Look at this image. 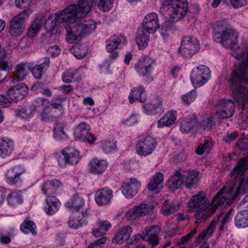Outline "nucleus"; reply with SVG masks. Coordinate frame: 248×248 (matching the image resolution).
<instances>
[{
  "label": "nucleus",
  "mask_w": 248,
  "mask_h": 248,
  "mask_svg": "<svg viewBox=\"0 0 248 248\" xmlns=\"http://www.w3.org/2000/svg\"><path fill=\"white\" fill-rule=\"evenodd\" d=\"M213 39L224 47L231 49L232 55L242 61L234 67L229 80L232 90V97L239 107L243 108L248 103V89L240 86L248 83V46L236 47L238 34L226 21L219 20L213 26Z\"/></svg>",
  "instance_id": "obj_1"
},
{
  "label": "nucleus",
  "mask_w": 248,
  "mask_h": 248,
  "mask_svg": "<svg viewBox=\"0 0 248 248\" xmlns=\"http://www.w3.org/2000/svg\"><path fill=\"white\" fill-rule=\"evenodd\" d=\"M73 1L77 2V4H74L76 7V14L84 15L81 17L76 16L73 22L66 27L65 41L69 44H75L80 41L83 37L92 33L95 31L97 25V23L93 20L77 23V20L83 18L90 11L92 8L91 0Z\"/></svg>",
  "instance_id": "obj_2"
},
{
  "label": "nucleus",
  "mask_w": 248,
  "mask_h": 248,
  "mask_svg": "<svg viewBox=\"0 0 248 248\" xmlns=\"http://www.w3.org/2000/svg\"><path fill=\"white\" fill-rule=\"evenodd\" d=\"M227 201L223 188L214 197L211 205L207 202L205 193L200 191L191 197L187 206L191 212H197L195 214V223L198 224L211 217L218 205L224 203L230 204V203L227 202Z\"/></svg>",
  "instance_id": "obj_3"
},
{
  "label": "nucleus",
  "mask_w": 248,
  "mask_h": 248,
  "mask_svg": "<svg viewBox=\"0 0 248 248\" xmlns=\"http://www.w3.org/2000/svg\"><path fill=\"white\" fill-rule=\"evenodd\" d=\"M76 7L74 4H71L63 10H59L56 13L50 15L45 21V28L46 31L52 35L60 34L59 24H64V28L69 24H72L75 20L76 16H82L84 14L75 13Z\"/></svg>",
  "instance_id": "obj_4"
},
{
  "label": "nucleus",
  "mask_w": 248,
  "mask_h": 248,
  "mask_svg": "<svg viewBox=\"0 0 248 248\" xmlns=\"http://www.w3.org/2000/svg\"><path fill=\"white\" fill-rule=\"evenodd\" d=\"M188 10L187 0H164L161 4L159 12L169 16L172 21L183 18Z\"/></svg>",
  "instance_id": "obj_5"
},
{
  "label": "nucleus",
  "mask_w": 248,
  "mask_h": 248,
  "mask_svg": "<svg viewBox=\"0 0 248 248\" xmlns=\"http://www.w3.org/2000/svg\"><path fill=\"white\" fill-rule=\"evenodd\" d=\"M215 109L216 113L214 116H206L203 119L202 126L204 128H210L218 119H223L231 117L234 113V103L230 99H221L217 102Z\"/></svg>",
  "instance_id": "obj_6"
},
{
  "label": "nucleus",
  "mask_w": 248,
  "mask_h": 248,
  "mask_svg": "<svg viewBox=\"0 0 248 248\" xmlns=\"http://www.w3.org/2000/svg\"><path fill=\"white\" fill-rule=\"evenodd\" d=\"M60 102H55L53 100L52 103L46 99L38 98L34 101V107H35L36 110L40 108L42 109L40 113L41 119L44 122H50L53 121L57 117L55 113L58 112L61 114L62 113V102L64 101L65 98H57Z\"/></svg>",
  "instance_id": "obj_7"
},
{
  "label": "nucleus",
  "mask_w": 248,
  "mask_h": 248,
  "mask_svg": "<svg viewBox=\"0 0 248 248\" xmlns=\"http://www.w3.org/2000/svg\"><path fill=\"white\" fill-rule=\"evenodd\" d=\"M156 145V141L153 137L149 135L141 136L137 141L136 152L141 157H146L153 153Z\"/></svg>",
  "instance_id": "obj_8"
},
{
  "label": "nucleus",
  "mask_w": 248,
  "mask_h": 248,
  "mask_svg": "<svg viewBox=\"0 0 248 248\" xmlns=\"http://www.w3.org/2000/svg\"><path fill=\"white\" fill-rule=\"evenodd\" d=\"M81 152L73 147H66L61 151V155L57 157L59 165L64 168L67 164L75 165L81 159Z\"/></svg>",
  "instance_id": "obj_9"
},
{
  "label": "nucleus",
  "mask_w": 248,
  "mask_h": 248,
  "mask_svg": "<svg viewBox=\"0 0 248 248\" xmlns=\"http://www.w3.org/2000/svg\"><path fill=\"white\" fill-rule=\"evenodd\" d=\"M211 77L210 69L205 65L195 67L190 73V80L195 87H201L209 81Z\"/></svg>",
  "instance_id": "obj_10"
},
{
  "label": "nucleus",
  "mask_w": 248,
  "mask_h": 248,
  "mask_svg": "<svg viewBox=\"0 0 248 248\" xmlns=\"http://www.w3.org/2000/svg\"><path fill=\"white\" fill-rule=\"evenodd\" d=\"M200 44L195 38L185 37L181 41L179 53L184 57L190 58L200 49Z\"/></svg>",
  "instance_id": "obj_11"
},
{
  "label": "nucleus",
  "mask_w": 248,
  "mask_h": 248,
  "mask_svg": "<svg viewBox=\"0 0 248 248\" xmlns=\"http://www.w3.org/2000/svg\"><path fill=\"white\" fill-rule=\"evenodd\" d=\"M25 170L21 165H16L10 168L4 173L6 183L11 186H19L22 183L21 175Z\"/></svg>",
  "instance_id": "obj_12"
},
{
  "label": "nucleus",
  "mask_w": 248,
  "mask_h": 248,
  "mask_svg": "<svg viewBox=\"0 0 248 248\" xmlns=\"http://www.w3.org/2000/svg\"><path fill=\"white\" fill-rule=\"evenodd\" d=\"M145 232L142 234H137L134 236V240L136 242L140 240H145L152 246H156L159 243V238L157 236L160 232V228L157 226L146 227Z\"/></svg>",
  "instance_id": "obj_13"
},
{
  "label": "nucleus",
  "mask_w": 248,
  "mask_h": 248,
  "mask_svg": "<svg viewBox=\"0 0 248 248\" xmlns=\"http://www.w3.org/2000/svg\"><path fill=\"white\" fill-rule=\"evenodd\" d=\"M141 188V182L135 178H129L122 184L121 190L122 194L127 199L134 197Z\"/></svg>",
  "instance_id": "obj_14"
},
{
  "label": "nucleus",
  "mask_w": 248,
  "mask_h": 248,
  "mask_svg": "<svg viewBox=\"0 0 248 248\" xmlns=\"http://www.w3.org/2000/svg\"><path fill=\"white\" fill-rule=\"evenodd\" d=\"M155 61L148 55H143L140 57L138 61L134 65L136 73L141 77L149 75L152 71V65Z\"/></svg>",
  "instance_id": "obj_15"
},
{
  "label": "nucleus",
  "mask_w": 248,
  "mask_h": 248,
  "mask_svg": "<svg viewBox=\"0 0 248 248\" xmlns=\"http://www.w3.org/2000/svg\"><path fill=\"white\" fill-rule=\"evenodd\" d=\"M142 29L148 34H154L160 28L158 15L155 12L147 14L142 20Z\"/></svg>",
  "instance_id": "obj_16"
},
{
  "label": "nucleus",
  "mask_w": 248,
  "mask_h": 248,
  "mask_svg": "<svg viewBox=\"0 0 248 248\" xmlns=\"http://www.w3.org/2000/svg\"><path fill=\"white\" fill-rule=\"evenodd\" d=\"M108 163L106 159L93 157L88 164V170L90 173L95 175H102L107 170Z\"/></svg>",
  "instance_id": "obj_17"
},
{
  "label": "nucleus",
  "mask_w": 248,
  "mask_h": 248,
  "mask_svg": "<svg viewBox=\"0 0 248 248\" xmlns=\"http://www.w3.org/2000/svg\"><path fill=\"white\" fill-rule=\"evenodd\" d=\"M43 193L47 196L61 194L63 190L62 183L57 179L46 181L41 186Z\"/></svg>",
  "instance_id": "obj_18"
},
{
  "label": "nucleus",
  "mask_w": 248,
  "mask_h": 248,
  "mask_svg": "<svg viewBox=\"0 0 248 248\" xmlns=\"http://www.w3.org/2000/svg\"><path fill=\"white\" fill-rule=\"evenodd\" d=\"M33 65V62H23L17 64L12 77V82L16 83L23 80L29 73L28 70L30 71Z\"/></svg>",
  "instance_id": "obj_19"
},
{
  "label": "nucleus",
  "mask_w": 248,
  "mask_h": 248,
  "mask_svg": "<svg viewBox=\"0 0 248 248\" xmlns=\"http://www.w3.org/2000/svg\"><path fill=\"white\" fill-rule=\"evenodd\" d=\"M126 42L125 37L122 35H115L110 37L106 42V49L109 53H112L111 58H115L118 56L116 51L119 46L125 44Z\"/></svg>",
  "instance_id": "obj_20"
},
{
  "label": "nucleus",
  "mask_w": 248,
  "mask_h": 248,
  "mask_svg": "<svg viewBox=\"0 0 248 248\" xmlns=\"http://www.w3.org/2000/svg\"><path fill=\"white\" fill-rule=\"evenodd\" d=\"M164 175L157 172L153 175L149 179L147 187L152 194L159 193L163 188Z\"/></svg>",
  "instance_id": "obj_21"
},
{
  "label": "nucleus",
  "mask_w": 248,
  "mask_h": 248,
  "mask_svg": "<svg viewBox=\"0 0 248 248\" xmlns=\"http://www.w3.org/2000/svg\"><path fill=\"white\" fill-rule=\"evenodd\" d=\"M132 231V227L128 225L120 227L112 239V243L118 244H123L129 239Z\"/></svg>",
  "instance_id": "obj_22"
},
{
  "label": "nucleus",
  "mask_w": 248,
  "mask_h": 248,
  "mask_svg": "<svg viewBox=\"0 0 248 248\" xmlns=\"http://www.w3.org/2000/svg\"><path fill=\"white\" fill-rule=\"evenodd\" d=\"M113 196L111 189L105 187L97 190L94 194L96 203L99 206H104L108 204Z\"/></svg>",
  "instance_id": "obj_23"
},
{
  "label": "nucleus",
  "mask_w": 248,
  "mask_h": 248,
  "mask_svg": "<svg viewBox=\"0 0 248 248\" xmlns=\"http://www.w3.org/2000/svg\"><path fill=\"white\" fill-rule=\"evenodd\" d=\"M143 112L148 115H154L163 112V102L160 98L153 100L151 103L142 105Z\"/></svg>",
  "instance_id": "obj_24"
},
{
  "label": "nucleus",
  "mask_w": 248,
  "mask_h": 248,
  "mask_svg": "<svg viewBox=\"0 0 248 248\" xmlns=\"http://www.w3.org/2000/svg\"><path fill=\"white\" fill-rule=\"evenodd\" d=\"M184 183V176L181 170H176L168 179L166 185L171 191L180 188Z\"/></svg>",
  "instance_id": "obj_25"
},
{
  "label": "nucleus",
  "mask_w": 248,
  "mask_h": 248,
  "mask_svg": "<svg viewBox=\"0 0 248 248\" xmlns=\"http://www.w3.org/2000/svg\"><path fill=\"white\" fill-rule=\"evenodd\" d=\"M40 64L34 65L30 70L33 76L36 79H40L46 71L50 64L48 57H45L40 60Z\"/></svg>",
  "instance_id": "obj_26"
},
{
  "label": "nucleus",
  "mask_w": 248,
  "mask_h": 248,
  "mask_svg": "<svg viewBox=\"0 0 248 248\" xmlns=\"http://www.w3.org/2000/svg\"><path fill=\"white\" fill-rule=\"evenodd\" d=\"M28 90L26 85L20 83L9 89L7 91V94L11 99L17 100L23 98L27 94Z\"/></svg>",
  "instance_id": "obj_27"
},
{
  "label": "nucleus",
  "mask_w": 248,
  "mask_h": 248,
  "mask_svg": "<svg viewBox=\"0 0 248 248\" xmlns=\"http://www.w3.org/2000/svg\"><path fill=\"white\" fill-rule=\"evenodd\" d=\"M85 204L82 194H78L70 198L65 203V206L72 212H78Z\"/></svg>",
  "instance_id": "obj_28"
},
{
  "label": "nucleus",
  "mask_w": 248,
  "mask_h": 248,
  "mask_svg": "<svg viewBox=\"0 0 248 248\" xmlns=\"http://www.w3.org/2000/svg\"><path fill=\"white\" fill-rule=\"evenodd\" d=\"M177 117V111L171 110L166 112L157 123L158 128L168 127L175 124Z\"/></svg>",
  "instance_id": "obj_29"
},
{
  "label": "nucleus",
  "mask_w": 248,
  "mask_h": 248,
  "mask_svg": "<svg viewBox=\"0 0 248 248\" xmlns=\"http://www.w3.org/2000/svg\"><path fill=\"white\" fill-rule=\"evenodd\" d=\"M14 149V141L7 137L0 138V157H6L10 155Z\"/></svg>",
  "instance_id": "obj_30"
},
{
  "label": "nucleus",
  "mask_w": 248,
  "mask_h": 248,
  "mask_svg": "<svg viewBox=\"0 0 248 248\" xmlns=\"http://www.w3.org/2000/svg\"><path fill=\"white\" fill-rule=\"evenodd\" d=\"M45 201L44 210L49 215H53L56 213L61 205L60 201L54 196H47Z\"/></svg>",
  "instance_id": "obj_31"
},
{
  "label": "nucleus",
  "mask_w": 248,
  "mask_h": 248,
  "mask_svg": "<svg viewBox=\"0 0 248 248\" xmlns=\"http://www.w3.org/2000/svg\"><path fill=\"white\" fill-rule=\"evenodd\" d=\"M145 89L141 86H138L133 87L130 92L128 99L131 104L133 103L136 100L144 103L146 98L144 96Z\"/></svg>",
  "instance_id": "obj_32"
},
{
  "label": "nucleus",
  "mask_w": 248,
  "mask_h": 248,
  "mask_svg": "<svg viewBox=\"0 0 248 248\" xmlns=\"http://www.w3.org/2000/svg\"><path fill=\"white\" fill-rule=\"evenodd\" d=\"M45 18V15L43 13L36 17L28 30L27 35L29 37L33 38L37 35L41 28Z\"/></svg>",
  "instance_id": "obj_33"
},
{
  "label": "nucleus",
  "mask_w": 248,
  "mask_h": 248,
  "mask_svg": "<svg viewBox=\"0 0 248 248\" xmlns=\"http://www.w3.org/2000/svg\"><path fill=\"white\" fill-rule=\"evenodd\" d=\"M111 228V224L108 221H100L92 229V234L95 237H99L106 234Z\"/></svg>",
  "instance_id": "obj_34"
},
{
  "label": "nucleus",
  "mask_w": 248,
  "mask_h": 248,
  "mask_svg": "<svg viewBox=\"0 0 248 248\" xmlns=\"http://www.w3.org/2000/svg\"><path fill=\"white\" fill-rule=\"evenodd\" d=\"M25 24L14 17L10 21L9 32L13 37H18L22 34L25 31Z\"/></svg>",
  "instance_id": "obj_35"
},
{
  "label": "nucleus",
  "mask_w": 248,
  "mask_h": 248,
  "mask_svg": "<svg viewBox=\"0 0 248 248\" xmlns=\"http://www.w3.org/2000/svg\"><path fill=\"white\" fill-rule=\"evenodd\" d=\"M87 215V212L81 213L79 212L73 213L69 217L68 226L75 229L81 227L84 223V217Z\"/></svg>",
  "instance_id": "obj_36"
},
{
  "label": "nucleus",
  "mask_w": 248,
  "mask_h": 248,
  "mask_svg": "<svg viewBox=\"0 0 248 248\" xmlns=\"http://www.w3.org/2000/svg\"><path fill=\"white\" fill-rule=\"evenodd\" d=\"M183 175L184 184L187 188H191L199 181V172L197 170H188Z\"/></svg>",
  "instance_id": "obj_37"
},
{
  "label": "nucleus",
  "mask_w": 248,
  "mask_h": 248,
  "mask_svg": "<svg viewBox=\"0 0 248 248\" xmlns=\"http://www.w3.org/2000/svg\"><path fill=\"white\" fill-rule=\"evenodd\" d=\"M8 204L13 207L22 204L23 202L22 192L20 191H11L9 190L7 194Z\"/></svg>",
  "instance_id": "obj_38"
},
{
  "label": "nucleus",
  "mask_w": 248,
  "mask_h": 248,
  "mask_svg": "<svg viewBox=\"0 0 248 248\" xmlns=\"http://www.w3.org/2000/svg\"><path fill=\"white\" fill-rule=\"evenodd\" d=\"M145 31L142 29H139L136 34L135 41L140 49H144L148 45L150 36Z\"/></svg>",
  "instance_id": "obj_39"
},
{
  "label": "nucleus",
  "mask_w": 248,
  "mask_h": 248,
  "mask_svg": "<svg viewBox=\"0 0 248 248\" xmlns=\"http://www.w3.org/2000/svg\"><path fill=\"white\" fill-rule=\"evenodd\" d=\"M90 130V126L86 123H80L74 128L73 135L76 140L81 141Z\"/></svg>",
  "instance_id": "obj_40"
},
{
  "label": "nucleus",
  "mask_w": 248,
  "mask_h": 248,
  "mask_svg": "<svg viewBox=\"0 0 248 248\" xmlns=\"http://www.w3.org/2000/svg\"><path fill=\"white\" fill-rule=\"evenodd\" d=\"M180 130L183 133H187L197 124L196 117L192 114L188 118H182L180 122Z\"/></svg>",
  "instance_id": "obj_41"
},
{
  "label": "nucleus",
  "mask_w": 248,
  "mask_h": 248,
  "mask_svg": "<svg viewBox=\"0 0 248 248\" xmlns=\"http://www.w3.org/2000/svg\"><path fill=\"white\" fill-rule=\"evenodd\" d=\"M234 224L237 228L248 227V210H244L237 213L234 218Z\"/></svg>",
  "instance_id": "obj_42"
},
{
  "label": "nucleus",
  "mask_w": 248,
  "mask_h": 248,
  "mask_svg": "<svg viewBox=\"0 0 248 248\" xmlns=\"http://www.w3.org/2000/svg\"><path fill=\"white\" fill-rule=\"evenodd\" d=\"M65 124L64 123H58L53 128V137L54 140L58 142H62L68 139V137L64 131Z\"/></svg>",
  "instance_id": "obj_43"
},
{
  "label": "nucleus",
  "mask_w": 248,
  "mask_h": 248,
  "mask_svg": "<svg viewBox=\"0 0 248 248\" xmlns=\"http://www.w3.org/2000/svg\"><path fill=\"white\" fill-rule=\"evenodd\" d=\"M179 209V204L175 202L166 200L163 203L161 212L164 216H169L175 213Z\"/></svg>",
  "instance_id": "obj_44"
},
{
  "label": "nucleus",
  "mask_w": 248,
  "mask_h": 248,
  "mask_svg": "<svg viewBox=\"0 0 248 248\" xmlns=\"http://www.w3.org/2000/svg\"><path fill=\"white\" fill-rule=\"evenodd\" d=\"M99 146L105 154H108L117 150L116 143L113 140H102L99 142Z\"/></svg>",
  "instance_id": "obj_45"
},
{
  "label": "nucleus",
  "mask_w": 248,
  "mask_h": 248,
  "mask_svg": "<svg viewBox=\"0 0 248 248\" xmlns=\"http://www.w3.org/2000/svg\"><path fill=\"white\" fill-rule=\"evenodd\" d=\"M92 6L94 3L98 9L103 12L109 11L112 8L114 0H91Z\"/></svg>",
  "instance_id": "obj_46"
},
{
  "label": "nucleus",
  "mask_w": 248,
  "mask_h": 248,
  "mask_svg": "<svg viewBox=\"0 0 248 248\" xmlns=\"http://www.w3.org/2000/svg\"><path fill=\"white\" fill-rule=\"evenodd\" d=\"M21 231L25 234H36V226L35 223L30 220H26L20 226Z\"/></svg>",
  "instance_id": "obj_47"
},
{
  "label": "nucleus",
  "mask_w": 248,
  "mask_h": 248,
  "mask_svg": "<svg viewBox=\"0 0 248 248\" xmlns=\"http://www.w3.org/2000/svg\"><path fill=\"white\" fill-rule=\"evenodd\" d=\"M70 51L76 58L81 59L86 56L87 53V48L85 45H78L71 47Z\"/></svg>",
  "instance_id": "obj_48"
},
{
  "label": "nucleus",
  "mask_w": 248,
  "mask_h": 248,
  "mask_svg": "<svg viewBox=\"0 0 248 248\" xmlns=\"http://www.w3.org/2000/svg\"><path fill=\"white\" fill-rule=\"evenodd\" d=\"M139 217L148 215L153 210L154 207L145 203L134 206Z\"/></svg>",
  "instance_id": "obj_49"
},
{
  "label": "nucleus",
  "mask_w": 248,
  "mask_h": 248,
  "mask_svg": "<svg viewBox=\"0 0 248 248\" xmlns=\"http://www.w3.org/2000/svg\"><path fill=\"white\" fill-rule=\"evenodd\" d=\"M35 110L36 109L35 107H34L33 103L31 106L26 107L18 109L17 115L22 119H28L32 117Z\"/></svg>",
  "instance_id": "obj_50"
},
{
  "label": "nucleus",
  "mask_w": 248,
  "mask_h": 248,
  "mask_svg": "<svg viewBox=\"0 0 248 248\" xmlns=\"http://www.w3.org/2000/svg\"><path fill=\"white\" fill-rule=\"evenodd\" d=\"M221 217H219L217 220H213L210 225L203 231L202 233L199 234L197 237V241L200 242L204 238L210 237L212 235L215 230V227L218 220H220Z\"/></svg>",
  "instance_id": "obj_51"
},
{
  "label": "nucleus",
  "mask_w": 248,
  "mask_h": 248,
  "mask_svg": "<svg viewBox=\"0 0 248 248\" xmlns=\"http://www.w3.org/2000/svg\"><path fill=\"white\" fill-rule=\"evenodd\" d=\"M213 147V142L211 140H207L203 144H200L196 150V153L199 155H202L204 153H209Z\"/></svg>",
  "instance_id": "obj_52"
},
{
  "label": "nucleus",
  "mask_w": 248,
  "mask_h": 248,
  "mask_svg": "<svg viewBox=\"0 0 248 248\" xmlns=\"http://www.w3.org/2000/svg\"><path fill=\"white\" fill-rule=\"evenodd\" d=\"M197 97V93L195 90H192L181 96V99L186 104H190L193 102Z\"/></svg>",
  "instance_id": "obj_53"
},
{
  "label": "nucleus",
  "mask_w": 248,
  "mask_h": 248,
  "mask_svg": "<svg viewBox=\"0 0 248 248\" xmlns=\"http://www.w3.org/2000/svg\"><path fill=\"white\" fill-rule=\"evenodd\" d=\"M31 13V9L28 8L22 10L20 13L14 16V18L24 23L25 19L28 18Z\"/></svg>",
  "instance_id": "obj_54"
},
{
  "label": "nucleus",
  "mask_w": 248,
  "mask_h": 248,
  "mask_svg": "<svg viewBox=\"0 0 248 248\" xmlns=\"http://www.w3.org/2000/svg\"><path fill=\"white\" fill-rule=\"evenodd\" d=\"M138 122V116L135 114H132L126 119L122 121V124L127 126H132L136 124Z\"/></svg>",
  "instance_id": "obj_55"
},
{
  "label": "nucleus",
  "mask_w": 248,
  "mask_h": 248,
  "mask_svg": "<svg viewBox=\"0 0 248 248\" xmlns=\"http://www.w3.org/2000/svg\"><path fill=\"white\" fill-rule=\"evenodd\" d=\"M125 219L129 221H133L139 218L134 207L129 209L125 213Z\"/></svg>",
  "instance_id": "obj_56"
},
{
  "label": "nucleus",
  "mask_w": 248,
  "mask_h": 248,
  "mask_svg": "<svg viewBox=\"0 0 248 248\" xmlns=\"http://www.w3.org/2000/svg\"><path fill=\"white\" fill-rule=\"evenodd\" d=\"M76 74L74 70L69 69L65 71L62 76V79L64 82L69 83L72 81Z\"/></svg>",
  "instance_id": "obj_57"
},
{
  "label": "nucleus",
  "mask_w": 248,
  "mask_h": 248,
  "mask_svg": "<svg viewBox=\"0 0 248 248\" xmlns=\"http://www.w3.org/2000/svg\"><path fill=\"white\" fill-rule=\"evenodd\" d=\"M107 241V238L103 237L89 245L87 248H102Z\"/></svg>",
  "instance_id": "obj_58"
},
{
  "label": "nucleus",
  "mask_w": 248,
  "mask_h": 248,
  "mask_svg": "<svg viewBox=\"0 0 248 248\" xmlns=\"http://www.w3.org/2000/svg\"><path fill=\"white\" fill-rule=\"evenodd\" d=\"M13 68L12 62L10 61L2 60L0 62V70L9 72Z\"/></svg>",
  "instance_id": "obj_59"
},
{
  "label": "nucleus",
  "mask_w": 248,
  "mask_h": 248,
  "mask_svg": "<svg viewBox=\"0 0 248 248\" xmlns=\"http://www.w3.org/2000/svg\"><path fill=\"white\" fill-rule=\"evenodd\" d=\"M97 137L94 134L90 132L89 131L85 136L84 140H83L81 141L87 142L90 144H93L97 141Z\"/></svg>",
  "instance_id": "obj_60"
},
{
  "label": "nucleus",
  "mask_w": 248,
  "mask_h": 248,
  "mask_svg": "<svg viewBox=\"0 0 248 248\" xmlns=\"http://www.w3.org/2000/svg\"><path fill=\"white\" fill-rule=\"evenodd\" d=\"M232 210H230L224 216V217L222 218L221 220V225L220 227V230H222L224 227V226L230 222L232 218Z\"/></svg>",
  "instance_id": "obj_61"
},
{
  "label": "nucleus",
  "mask_w": 248,
  "mask_h": 248,
  "mask_svg": "<svg viewBox=\"0 0 248 248\" xmlns=\"http://www.w3.org/2000/svg\"><path fill=\"white\" fill-rule=\"evenodd\" d=\"M33 0H15L16 6L19 8H25L28 7Z\"/></svg>",
  "instance_id": "obj_62"
},
{
  "label": "nucleus",
  "mask_w": 248,
  "mask_h": 248,
  "mask_svg": "<svg viewBox=\"0 0 248 248\" xmlns=\"http://www.w3.org/2000/svg\"><path fill=\"white\" fill-rule=\"evenodd\" d=\"M61 48L58 46L55 45L48 48L47 49L48 54L52 57H56L60 54Z\"/></svg>",
  "instance_id": "obj_63"
},
{
  "label": "nucleus",
  "mask_w": 248,
  "mask_h": 248,
  "mask_svg": "<svg viewBox=\"0 0 248 248\" xmlns=\"http://www.w3.org/2000/svg\"><path fill=\"white\" fill-rule=\"evenodd\" d=\"M231 4L235 8L246 5L248 0H230Z\"/></svg>",
  "instance_id": "obj_64"
}]
</instances>
